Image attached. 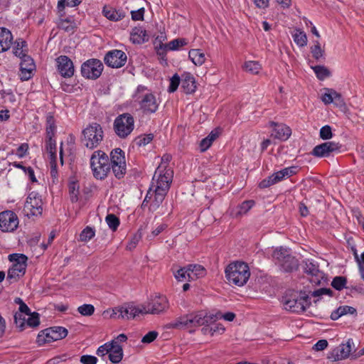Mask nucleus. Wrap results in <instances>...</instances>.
<instances>
[{
  "label": "nucleus",
  "instance_id": "nucleus-1",
  "mask_svg": "<svg viewBox=\"0 0 364 364\" xmlns=\"http://www.w3.org/2000/svg\"><path fill=\"white\" fill-rule=\"evenodd\" d=\"M225 273L228 282L238 287L244 286L250 277L248 265L242 262L230 263L225 268Z\"/></svg>",
  "mask_w": 364,
  "mask_h": 364
},
{
  "label": "nucleus",
  "instance_id": "nucleus-2",
  "mask_svg": "<svg viewBox=\"0 0 364 364\" xmlns=\"http://www.w3.org/2000/svg\"><path fill=\"white\" fill-rule=\"evenodd\" d=\"M135 101L144 114L154 113L159 107V102L155 95L146 87L139 86L136 91Z\"/></svg>",
  "mask_w": 364,
  "mask_h": 364
},
{
  "label": "nucleus",
  "instance_id": "nucleus-3",
  "mask_svg": "<svg viewBox=\"0 0 364 364\" xmlns=\"http://www.w3.org/2000/svg\"><path fill=\"white\" fill-rule=\"evenodd\" d=\"M90 165L93 175L97 180H103L110 170L109 158L102 151L93 153L90 159Z\"/></svg>",
  "mask_w": 364,
  "mask_h": 364
},
{
  "label": "nucleus",
  "instance_id": "nucleus-4",
  "mask_svg": "<svg viewBox=\"0 0 364 364\" xmlns=\"http://www.w3.org/2000/svg\"><path fill=\"white\" fill-rule=\"evenodd\" d=\"M169 188V183H151L144 200L143 205L145 203L151 202L149 210L154 211L164 200Z\"/></svg>",
  "mask_w": 364,
  "mask_h": 364
},
{
  "label": "nucleus",
  "instance_id": "nucleus-5",
  "mask_svg": "<svg viewBox=\"0 0 364 364\" xmlns=\"http://www.w3.org/2000/svg\"><path fill=\"white\" fill-rule=\"evenodd\" d=\"M103 139V131L101 126L92 123L82 131V143L90 149L96 148Z\"/></svg>",
  "mask_w": 364,
  "mask_h": 364
},
{
  "label": "nucleus",
  "instance_id": "nucleus-6",
  "mask_svg": "<svg viewBox=\"0 0 364 364\" xmlns=\"http://www.w3.org/2000/svg\"><path fill=\"white\" fill-rule=\"evenodd\" d=\"M134 128V119L129 113L119 114L114 121V131L121 139L127 137L132 132Z\"/></svg>",
  "mask_w": 364,
  "mask_h": 364
},
{
  "label": "nucleus",
  "instance_id": "nucleus-7",
  "mask_svg": "<svg viewBox=\"0 0 364 364\" xmlns=\"http://www.w3.org/2000/svg\"><path fill=\"white\" fill-rule=\"evenodd\" d=\"M282 302L286 310L294 313L304 312L310 306L308 296L297 294H287L283 297Z\"/></svg>",
  "mask_w": 364,
  "mask_h": 364
},
{
  "label": "nucleus",
  "instance_id": "nucleus-8",
  "mask_svg": "<svg viewBox=\"0 0 364 364\" xmlns=\"http://www.w3.org/2000/svg\"><path fill=\"white\" fill-rule=\"evenodd\" d=\"M9 259L13 264L8 271L7 278L16 281L26 272L28 257L23 254L14 253L9 255Z\"/></svg>",
  "mask_w": 364,
  "mask_h": 364
},
{
  "label": "nucleus",
  "instance_id": "nucleus-9",
  "mask_svg": "<svg viewBox=\"0 0 364 364\" xmlns=\"http://www.w3.org/2000/svg\"><path fill=\"white\" fill-rule=\"evenodd\" d=\"M42 205L43 202L41 197L36 193H31L24 205V214L28 218L41 215L43 211Z\"/></svg>",
  "mask_w": 364,
  "mask_h": 364
},
{
  "label": "nucleus",
  "instance_id": "nucleus-10",
  "mask_svg": "<svg viewBox=\"0 0 364 364\" xmlns=\"http://www.w3.org/2000/svg\"><path fill=\"white\" fill-rule=\"evenodd\" d=\"M168 307V301L163 295H155L146 305H143L144 314H159L166 311Z\"/></svg>",
  "mask_w": 364,
  "mask_h": 364
},
{
  "label": "nucleus",
  "instance_id": "nucleus-11",
  "mask_svg": "<svg viewBox=\"0 0 364 364\" xmlns=\"http://www.w3.org/2000/svg\"><path fill=\"white\" fill-rule=\"evenodd\" d=\"M102 70L103 64L97 59L88 60L81 66L82 75L87 79L95 80L98 78Z\"/></svg>",
  "mask_w": 364,
  "mask_h": 364
},
{
  "label": "nucleus",
  "instance_id": "nucleus-12",
  "mask_svg": "<svg viewBox=\"0 0 364 364\" xmlns=\"http://www.w3.org/2000/svg\"><path fill=\"white\" fill-rule=\"evenodd\" d=\"M18 216L11 210H6L0 213V230L4 232H10L16 230L18 226Z\"/></svg>",
  "mask_w": 364,
  "mask_h": 364
},
{
  "label": "nucleus",
  "instance_id": "nucleus-13",
  "mask_svg": "<svg viewBox=\"0 0 364 364\" xmlns=\"http://www.w3.org/2000/svg\"><path fill=\"white\" fill-rule=\"evenodd\" d=\"M192 328L209 326L217 321V316L208 314L206 311H199L190 314Z\"/></svg>",
  "mask_w": 364,
  "mask_h": 364
},
{
  "label": "nucleus",
  "instance_id": "nucleus-14",
  "mask_svg": "<svg viewBox=\"0 0 364 364\" xmlns=\"http://www.w3.org/2000/svg\"><path fill=\"white\" fill-rule=\"evenodd\" d=\"M127 55L120 50H112L105 57V63L112 68H121L127 61Z\"/></svg>",
  "mask_w": 364,
  "mask_h": 364
},
{
  "label": "nucleus",
  "instance_id": "nucleus-15",
  "mask_svg": "<svg viewBox=\"0 0 364 364\" xmlns=\"http://www.w3.org/2000/svg\"><path fill=\"white\" fill-rule=\"evenodd\" d=\"M56 67L63 77H70L74 75L73 61L66 55H60L55 59Z\"/></svg>",
  "mask_w": 364,
  "mask_h": 364
},
{
  "label": "nucleus",
  "instance_id": "nucleus-16",
  "mask_svg": "<svg viewBox=\"0 0 364 364\" xmlns=\"http://www.w3.org/2000/svg\"><path fill=\"white\" fill-rule=\"evenodd\" d=\"M68 335V331L66 328L61 326H56L46 329L43 335H38V339L41 342V337H44L43 341L44 342L49 343L51 341H58L64 338Z\"/></svg>",
  "mask_w": 364,
  "mask_h": 364
},
{
  "label": "nucleus",
  "instance_id": "nucleus-17",
  "mask_svg": "<svg viewBox=\"0 0 364 364\" xmlns=\"http://www.w3.org/2000/svg\"><path fill=\"white\" fill-rule=\"evenodd\" d=\"M341 144L334 141H328L316 146L313 151V155L318 157H326L331 153L339 151Z\"/></svg>",
  "mask_w": 364,
  "mask_h": 364
},
{
  "label": "nucleus",
  "instance_id": "nucleus-18",
  "mask_svg": "<svg viewBox=\"0 0 364 364\" xmlns=\"http://www.w3.org/2000/svg\"><path fill=\"white\" fill-rule=\"evenodd\" d=\"M304 271L311 276L310 282L315 284H320L323 279V273L319 270L318 267L310 260L305 262Z\"/></svg>",
  "mask_w": 364,
  "mask_h": 364
},
{
  "label": "nucleus",
  "instance_id": "nucleus-19",
  "mask_svg": "<svg viewBox=\"0 0 364 364\" xmlns=\"http://www.w3.org/2000/svg\"><path fill=\"white\" fill-rule=\"evenodd\" d=\"M35 70V64L29 56H24L20 63L19 76L22 80H28L32 77V73Z\"/></svg>",
  "mask_w": 364,
  "mask_h": 364
},
{
  "label": "nucleus",
  "instance_id": "nucleus-20",
  "mask_svg": "<svg viewBox=\"0 0 364 364\" xmlns=\"http://www.w3.org/2000/svg\"><path fill=\"white\" fill-rule=\"evenodd\" d=\"M350 341H348L345 344H341L333 349L328 355V358L333 360H341L347 358L351 352Z\"/></svg>",
  "mask_w": 364,
  "mask_h": 364
},
{
  "label": "nucleus",
  "instance_id": "nucleus-21",
  "mask_svg": "<svg viewBox=\"0 0 364 364\" xmlns=\"http://www.w3.org/2000/svg\"><path fill=\"white\" fill-rule=\"evenodd\" d=\"M143 305L141 306H136L131 304H124L120 306V318L131 319L134 318L139 314H144Z\"/></svg>",
  "mask_w": 364,
  "mask_h": 364
},
{
  "label": "nucleus",
  "instance_id": "nucleus-22",
  "mask_svg": "<svg viewBox=\"0 0 364 364\" xmlns=\"http://www.w3.org/2000/svg\"><path fill=\"white\" fill-rule=\"evenodd\" d=\"M90 190L85 187L84 183H70L69 193L72 202H77L83 196L89 193Z\"/></svg>",
  "mask_w": 364,
  "mask_h": 364
},
{
  "label": "nucleus",
  "instance_id": "nucleus-23",
  "mask_svg": "<svg viewBox=\"0 0 364 364\" xmlns=\"http://www.w3.org/2000/svg\"><path fill=\"white\" fill-rule=\"evenodd\" d=\"M173 171L171 168H166L165 166H158L153 176L156 182H172Z\"/></svg>",
  "mask_w": 364,
  "mask_h": 364
},
{
  "label": "nucleus",
  "instance_id": "nucleus-24",
  "mask_svg": "<svg viewBox=\"0 0 364 364\" xmlns=\"http://www.w3.org/2000/svg\"><path fill=\"white\" fill-rule=\"evenodd\" d=\"M11 32L5 28H0V53L8 50L13 43Z\"/></svg>",
  "mask_w": 364,
  "mask_h": 364
},
{
  "label": "nucleus",
  "instance_id": "nucleus-25",
  "mask_svg": "<svg viewBox=\"0 0 364 364\" xmlns=\"http://www.w3.org/2000/svg\"><path fill=\"white\" fill-rule=\"evenodd\" d=\"M297 171L296 167H287L272 174L269 178L268 182H278L282 180H287L290 176Z\"/></svg>",
  "mask_w": 364,
  "mask_h": 364
},
{
  "label": "nucleus",
  "instance_id": "nucleus-26",
  "mask_svg": "<svg viewBox=\"0 0 364 364\" xmlns=\"http://www.w3.org/2000/svg\"><path fill=\"white\" fill-rule=\"evenodd\" d=\"M181 88L186 94L195 92L196 89V81L193 75L189 73H185L181 77Z\"/></svg>",
  "mask_w": 364,
  "mask_h": 364
},
{
  "label": "nucleus",
  "instance_id": "nucleus-27",
  "mask_svg": "<svg viewBox=\"0 0 364 364\" xmlns=\"http://www.w3.org/2000/svg\"><path fill=\"white\" fill-rule=\"evenodd\" d=\"M112 347L109 352V359L113 363H119L123 358L122 347L117 343V341H111Z\"/></svg>",
  "mask_w": 364,
  "mask_h": 364
},
{
  "label": "nucleus",
  "instance_id": "nucleus-28",
  "mask_svg": "<svg viewBox=\"0 0 364 364\" xmlns=\"http://www.w3.org/2000/svg\"><path fill=\"white\" fill-rule=\"evenodd\" d=\"M291 129L285 124H274L272 134L275 138L285 141L291 136Z\"/></svg>",
  "mask_w": 364,
  "mask_h": 364
},
{
  "label": "nucleus",
  "instance_id": "nucleus-29",
  "mask_svg": "<svg viewBox=\"0 0 364 364\" xmlns=\"http://www.w3.org/2000/svg\"><path fill=\"white\" fill-rule=\"evenodd\" d=\"M188 270V281L196 280L205 274V268L200 264H190L187 267Z\"/></svg>",
  "mask_w": 364,
  "mask_h": 364
},
{
  "label": "nucleus",
  "instance_id": "nucleus-30",
  "mask_svg": "<svg viewBox=\"0 0 364 364\" xmlns=\"http://www.w3.org/2000/svg\"><path fill=\"white\" fill-rule=\"evenodd\" d=\"M188 58L196 66H201L206 60L205 53L200 49H191L188 52Z\"/></svg>",
  "mask_w": 364,
  "mask_h": 364
},
{
  "label": "nucleus",
  "instance_id": "nucleus-31",
  "mask_svg": "<svg viewBox=\"0 0 364 364\" xmlns=\"http://www.w3.org/2000/svg\"><path fill=\"white\" fill-rule=\"evenodd\" d=\"M102 13L107 19L113 21H119L125 16V13L123 11L109 6H105Z\"/></svg>",
  "mask_w": 364,
  "mask_h": 364
},
{
  "label": "nucleus",
  "instance_id": "nucleus-32",
  "mask_svg": "<svg viewBox=\"0 0 364 364\" xmlns=\"http://www.w3.org/2000/svg\"><path fill=\"white\" fill-rule=\"evenodd\" d=\"M170 328L178 329H188L191 328V321L190 314L181 316L169 323Z\"/></svg>",
  "mask_w": 364,
  "mask_h": 364
},
{
  "label": "nucleus",
  "instance_id": "nucleus-33",
  "mask_svg": "<svg viewBox=\"0 0 364 364\" xmlns=\"http://www.w3.org/2000/svg\"><path fill=\"white\" fill-rule=\"evenodd\" d=\"M255 204V202L253 200H245L234 209L232 213L235 218L241 217L247 214Z\"/></svg>",
  "mask_w": 364,
  "mask_h": 364
},
{
  "label": "nucleus",
  "instance_id": "nucleus-34",
  "mask_svg": "<svg viewBox=\"0 0 364 364\" xmlns=\"http://www.w3.org/2000/svg\"><path fill=\"white\" fill-rule=\"evenodd\" d=\"M224 331V326L221 323H215V322L202 328V332L204 335H209L211 336L220 335L223 333Z\"/></svg>",
  "mask_w": 364,
  "mask_h": 364
},
{
  "label": "nucleus",
  "instance_id": "nucleus-35",
  "mask_svg": "<svg viewBox=\"0 0 364 364\" xmlns=\"http://www.w3.org/2000/svg\"><path fill=\"white\" fill-rule=\"evenodd\" d=\"M355 313L356 309L354 307L349 306H341L331 313V318L335 321L338 319L342 316L346 314H354Z\"/></svg>",
  "mask_w": 364,
  "mask_h": 364
},
{
  "label": "nucleus",
  "instance_id": "nucleus-36",
  "mask_svg": "<svg viewBox=\"0 0 364 364\" xmlns=\"http://www.w3.org/2000/svg\"><path fill=\"white\" fill-rule=\"evenodd\" d=\"M146 31L141 28H134L132 29L130 36V40L134 43L140 44L145 41Z\"/></svg>",
  "mask_w": 364,
  "mask_h": 364
},
{
  "label": "nucleus",
  "instance_id": "nucleus-37",
  "mask_svg": "<svg viewBox=\"0 0 364 364\" xmlns=\"http://www.w3.org/2000/svg\"><path fill=\"white\" fill-rule=\"evenodd\" d=\"M27 44L25 41H23L21 39H18L15 42V45L14 47V54L20 58L21 59L23 58L24 56H28L26 55V50L25 48H26Z\"/></svg>",
  "mask_w": 364,
  "mask_h": 364
},
{
  "label": "nucleus",
  "instance_id": "nucleus-38",
  "mask_svg": "<svg viewBox=\"0 0 364 364\" xmlns=\"http://www.w3.org/2000/svg\"><path fill=\"white\" fill-rule=\"evenodd\" d=\"M110 155L112 166L126 164L124 154L122 149H115L111 152Z\"/></svg>",
  "mask_w": 364,
  "mask_h": 364
},
{
  "label": "nucleus",
  "instance_id": "nucleus-39",
  "mask_svg": "<svg viewBox=\"0 0 364 364\" xmlns=\"http://www.w3.org/2000/svg\"><path fill=\"white\" fill-rule=\"evenodd\" d=\"M291 255L290 251L288 249L279 247L277 248L273 254V259L280 264L286 258Z\"/></svg>",
  "mask_w": 364,
  "mask_h": 364
},
{
  "label": "nucleus",
  "instance_id": "nucleus-40",
  "mask_svg": "<svg viewBox=\"0 0 364 364\" xmlns=\"http://www.w3.org/2000/svg\"><path fill=\"white\" fill-rule=\"evenodd\" d=\"M46 144V149L49 154V159H57V149L55 140L53 139V136H47Z\"/></svg>",
  "mask_w": 364,
  "mask_h": 364
},
{
  "label": "nucleus",
  "instance_id": "nucleus-41",
  "mask_svg": "<svg viewBox=\"0 0 364 364\" xmlns=\"http://www.w3.org/2000/svg\"><path fill=\"white\" fill-rule=\"evenodd\" d=\"M282 268L286 272H291L296 269L298 267V262L291 255L286 258L280 264Z\"/></svg>",
  "mask_w": 364,
  "mask_h": 364
},
{
  "label": "nucleus",
  "instance_id": "nucleus-42",
  "mask_svg": "<svg viewBox=\"0 0 364 364\" xmlns=\"http://www.w3.org/2000/svg\"><path fill=\"white\" fill-rule=\"evenodd\" d=\"M218 137V133L212 131L208 136L203 139L200 143V149L201 151H205Z\"/></svg>",
  "mask_w": 364,
  "mask_h": 364
},
{
  "label": "nucleus",
  "instance_id": "nucleus-43",
  "mask_svg": "<svg viewBox=\"0 0 364 364\" xmlns=\"http://www.w3.org/2000/svg\"><path fill=\"white\" fill-rule=\"evenodd\" d=\"M295 43L299 47H304L307 44V36L306 33L300 30L296 29L292 34Z\"/></svg>",
  "mask_w": 364,
  "mask_h": 364
},
{
  "label": "nucleus",
  "instance_id": "nucleus-44",
  "mask_svg": "<svg viewBox=\"0 0 364 364\" xmlns=\"http://www.w3.org/2000/svg\"><path fill=\"white\" fill-rule=\"evenodd\" d=\"M188 44V41L185 38H176L171 41L165 45V48L169 50H177L180 48Z\"/></svg>",
  "mask_w": 364,
  "mask_h": 364
},
{
  "label": "nucleus",
  "instance_id": "nucleus-45",
  "mask_svg": "<svg viewBox=\"0 0 364 364\" xmlns=\"http://www.w3.org/2000/svg\"><path fill=\"white\" fill-rule=\"evenodd\" d=\"M56 126L55 124L54 117L48 114L46 116V136H54L55 133Z\"/></svg>",
  "mask_w": 364,
  "mask_h": 364
},
{
  "label": "nucleus",
  "instance_id": "nucleus-46",
  "mask_svg": "<svg viewBox=\"0 0 364 364\" xmlns=\"http://www.w3.org/2000/svg\"><path fill=\"white\" fill-rule=\"evenodd\" d=\"M244 69L252 74H258L262 69V66L257 61H247L244 65Z\"/></svg>",
  "mask_w": 364,
  "mask_h": 364
},
{
  "label": "nucleus",
  "instance_id": "nucleus-47",
  "mask_svg": "<svg viewBox=\"0 0 364 364\" xmlns=\"http://www.w3.org/2000/svg\"><path fill=\"white\" fill-rule=\"evenodd\" d=\"M312 69L314 70L318 79H319L320 80H323L326 77H329L331 75V73L328 70V69L323 65H316L312 67Z\"/></svg>",
  "mask_w": 364,
  "mask_h": 364
},
{
  "label": "nucleus",
  "instance_id": "nucleus-48",
  "mask_svg": "<svg viewBox=\"0 0 364 364\" xmlns=\"http://www.w3.org/2000/svg\"><path fill=\"white\" fill-rule=\"evenodd\" d=\"M105 221L109 228L115 231L119 225V219L114 214H108L105 218Z\"/></svg>",
  "mask_w": 364,
  "mask_h": 364
},
{
  "label": "nucleus",
  "instance_id": "nucleus-49",
  "mask_svg": "<svg viewBox=\"0 0 364 364\" xmlns=\"http://www.w3.org/2000/svg\"><path fill=\"white\" fill-rule=\"evenodd\" d=\"M95 235V230L90 227H86L80 234V240L87 242L90 240Z\"/></svg>",
  "mask_w": 364,
  "mask_h": 364
},
{
  "label": "nucleus",
  "instance_id": "nucleus-50",
  "mask_svg": "<svg viewBox=\"0 0 364 364\" xmlns=\"http://www.w3.org/2000/svg\"><path fill=\"white\" fill-rule=\"evenodd\" d=\"M81 0H59L58 2V9L59 11L63 10L65 7H74L79 5Z\"/></svg>",
  "mask_w": 364,
  "mask_h": 364
},
{
  "label": "nucleus",
  "instance_id": "nucleus-51",
  "mask_svg": "<svg viewBox=\"0 0 364 364\" xmlns=\"http://www.w3.org/2000/svg\"><path fill=\"white\" fill-rule=\"evenodd\" d=\"M77 311L84 316H92L95 312V307L92 304H83L77 308Z\"/></svg>",
  "mask_w": 364,
  "mask_h": 364
},
{
  "label": "nucleus",
  "instance_id": "nucleus-52",
  "mask_svg": "<svg viewBox=\"0 0 364 364\" xmlns=\"http://www.w3.org/2000/svg\"><path fill=\"white\" fill-rule=\"evenodd\" d=\"M26 321V326L36 327L40 323L39 314L36 312L31 313Z\"/></svg>",
  "mask_w": 364,
  "mask_h": 364
},
{
  "label": "nucleus",
  "instance_id": "nucleus-53",
  "mask_svg": "<svg viewBox=\"0 0 364 364\" xmlns=\"http://www.w3.org/2000/svg\"><path fill=\"white\" fill-rule=\"evenodd\" d=\"M25 316V314H22L21 313H15L14 314V322L16 327L18 328L20 331H23L26 328V319Z\"/></svg>",
  "mask_w": 364,
  "mask_h": 364
},
{
  "label": "nucleus",
  "instance_id": "nucleus-54",
  "mask_svg": "<svg viewBox=\"0 0 364 364\" xmlns=\"http://www.w3.org/2000/svg\"><path fill=\"white\" fill-rule=\"evenodd\" d=\"M112 172L117 179L123 178L126 173V164L112 166Z\"/></svg>",
  "mask_w": 364,
  "mask_h": 364
},
{
  "label": "nucleus",
  "instance_id": "nucleus-55",
  "mask_svg": "<svg viewBox=\"0 0 364 364\" xmlns=\"http://www.w3.org/2000/svg\"><path fill=\"white\" fill-rule=\"evenodd\" d=\"M324 93L322 95L321 100L322 102L328 105L331 103H333V94L335 93V90L329 88L324 89Z\"/></svg>",
  "mask_w": 364,
  "mask_h": 364
},
{
  "label": "nucleus",
  "instance_id": "nucleus-56",
  "mask_svg": "<svg viewBox=\"0 0 364 364\" xmlns=\"http://www.w3.org/2000/svg\"><path fill=\"white\" fill-rule=\"evenodd\" d=\"M346 279L343 277H336L331 283L332 287L336 290L343 289L346 284Z\"/></svg>",
  "mask_w": 364,
  "mask_h": 364
},
{
  "label": "nucleus",
  "instance_id": "nucleus-57",
  "mask_svg": "<svg viewBox=\"0 0 364 364\" xmlns=\"http://www.w3.org/2000/svg\"><path fill=\"white\" fill-rule=\"evenodd\" d=\"M319 135L320 137L323 140L331 139L333 136L331 127L328 125L322 127L320 129Z\"/></svg>",
  "mask_w": 364,
  "mask_h": 364
},
{
  "label": "nucleus",
  "instance_id": "nucleus-58",
  "mask_svg": "<svg viewBox=\"0 0 364 364\" xmlns=\"http://www.w3.org/2000/svg\"><path fill=\"white\" fill-rule=\"evenodd\" d=\"M188 270L186 267H183L177 270L176 272L174 273L175 278L178 282H184L188 280Z\"/></svg>",
  "mask_w": 364,
  "mask_h": 364
},
{
  "label": "nucleus",
  "instance_id": "nucleus-59",
  "mask_svg": "<svg viewBox=\"0 0 364 364\" xmlns=\"http://www.w3.org/2000/svg\"><path fill=\"white\" fill-rule=\"evenodd\" d=\"M15 303L19 305L18 311L16 313H21L22 314H25L26 316L31 314V310L28 306L23 301V300L20 298H16L15 299Z\"/></svg>",
  "mask_w": 364,
  "mask_h": 364
},
{
  "label": "nucleus",
  "instance_id": "nucleus-60",
  "mask_svg": "<svg viewBox=\"0 0 364 364\" xmlns=\"http://www.w3.org/2000/svg\"><path fill=\"white\" fill-rule=\"evenodd\" d=\"M181 82V78L180 77L178 76V75L177 74H175L171 79H170V85H169V87L168 88V91L169 92H175L179 84Z\"/></svg>",
  "mask_w": 364,
  "mask_h": 364
},
{
  "label": "nucleus",
  "instance_id": "nucleus-61",
  "mask_svg": "<svg viewBox=\"0 0 364 364\" xmlns=\"http://www.w3.org/2000/svg\"><path fill=\"white\" fill-rule=\"evenodd\" d=\"M111 342L106 343L102 346H100L96 352V354L100 357H105L106 355H109V352L110 350V348L112 347Z\"/></svg>",
  "mask_w": 364,
  "mask_h": 364
},
{
  "label": "nucleus",
  "instance_id": "nucleus-62",
  "mask_svg": "<svg viewBox=\"0 0 364 364\" xmlns=\"http://www.w3.org/2000/svg\"><path fill=\"white\" fill-rule=\"evenodd\" d=\"M104 316H109L110 318L119 319L120 318V306L114 307L112 309H108L104 311Z\"/></svg>",
  "mask_w": 364,
  "mask_h": 364
},
{
  "label": "nucleus",
  "instance_id": "nucleus-63",
  "mask_svg": "<svg viewBox=\"0 0 364 364\" xmlns=\"http://www.w3.org/2000/svg\"><path fill=\"white\" fill-rule=\"evenodd\" d=\"M154 136L151 134L141 136L136 139V144L141 146H146L153 140Z\"/></svg>",
  "mask_w": 364,
  "mask_h": 364
},
{
  "label": "nucleus",
  "instance_id": "nucleus-64",
  "mask_svg": "<svg viewBox=\"0 0 364 364\" xmlns=\"http://www.w3.org/2000/svg\"><path fill=\"white\" fill-rule=\"evenodd\" d=\"M311 53L313 57L316 60L323 56V50L321 48L318 41H316V44L311 48Z\"/></svg>",
  "mask_w": 364,
  "mask_h": 364
}]
</instances>
